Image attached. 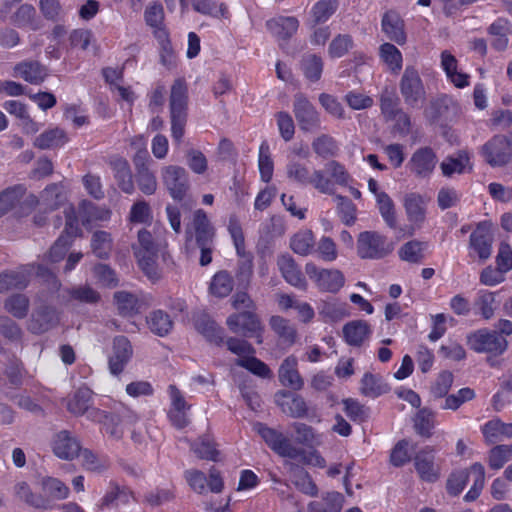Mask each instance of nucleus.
Instances as JSON below:
<instances>
[{"label": "nucleus", "instance_id": "nucleus-1", "mask_svg": "<svg viewBox=\"0 0 512 512\" xmlns=\"http://www.w3.org/2000/svg\"><path fill=\"white\" fill-rule=\"evenodd\" d=\"M171 134L180 142L185 131L188 117V88L184 79H176L171 87L170 99Z\"/></svg>", "mask_w": 512, "mask_h": 512}, {"label": "nucleus", "instance_id": "nucleus-2", "mask_svg": "<svg viewBox=\"0 0 512 512\" xmlns=\"http://www.w3.org/2000/svg\"><path fill=\"white\" fill-rule=\"evenodd\" d=\"M399 91L409 109H421L427 98L425 85L418 70L407 66L399 81Z\"/></svg>", "mask_w": 512, "mask_h": 512}, {"label": "nucleus", "instance_id": "nucleus-3", "mask_svg": "<svg viewBox=\"0 0 512 512\" xmlns=\"http://www.w3.org/2000/svg\"><path fill=\"white\" fill-rule=\"evenodd\" d=\"M393 241L377 231H363L357 237L356 250L361 259L379 260L394 250Z\"/></svg>", "mask_w": 512, "mask_h": 512}, {"label": "nucleus", "instance_id": "nucleus-4", "mask_svg": "<svg viewBox=\"0 0 512 512\" xmlns=\"http://www.w3.org/2000/svg\"><path fill=\"white\" fill-rule=\"evenodd\" d=\"M286 174L290 180L300 185H312L320 193L334 194L332 182L324 176L322 170L314 169L311 173L305 164L290 160L286 165Z\"/></svg>", "mask_w": 512, "mask_h": 512}, {"label": "nucleus", "instance_id": "nucleus-5", "mask_svg": "<svg viewBox=\"0 0 512 512\" xmlns=\"http://www.w3.org/2000/svg\"><path fill=\"white\" fill-rule=\"evenodd\" d=\"M256 427L257 432L262 437V439L278 455L290 459H296L300 457L304 463L311 462V459L306 457L305 451L292 445L290 440L281 432H278L277 430L261 423H258Z\"/></svg>", "mask_w": 512, "mask_h": 512}, {"label": "nucleus", "instance_id": "nucleus-6", "mask_svg": "<svg viewBox=\"0 0 512 512\" xmlns=\"http://www.w3.org/2000/svg\"><path fill=\"white\" fill-rule=\"evenodd\" d=\"M468 346L477 353H490L494 356L503 354L508 341L497 334V331L486 328L479 329L467 336Z\"/></svg>", "mask_w": 512, "mask_h": 512}, {"label": "nucleus", "instance_id": "nucleus-7", "mask_svg": "<svg viewBox=\"0 0 512 512\" xmlns=\"http://www.w3.org/2000/svg\"><path fill=\"white\" fill-rule=\"evenodd\" d=\"M293 113L302 131L314 133L321 129L320 113L303 93L294 95Z\"/></svg>", "mask_w": 512, "mask_h": 512}, {"label": "nucleus", "instance_id": "nucleus-8", "mask_svg": "<svg viewBox=\"0 0 512 512\" xmlns=\"http://www.w3.org/2000/svg\"><path fill=\"white\" fill-rule=\"evenodd\" d=\"M226 325L233 333H241L244 337H255L258 344L262 343L263 326L252 310L231 314L226 320Z\"/></svg>", "mask_w": 512, "mask_h": 512}, {"label": "nucleus", "instance_id": "nucleus-9", "mask_svg": "<svg viewBox=\"0 0 512 512\" xmlns=\"http://www.w3.org/2000/svg\"><path fill=\"white\" fill-rule=\"evenodd\" d=\"M162 180L174 200L183 201L186 198L190 185L188 173L184 168L176 165L164 167Z\"/></svg>", "mask_w": 512, "mask_h": 512}, {"label": "nucleus", "instance_id": "nucleus-10", "mask_svg": "<svg viewBox=\"0 0 512 512\" xmlns=\"http://www.w3.org/2000/svg\"><path fill=\"white\" fill-rule=\"evenodd\" d=\"M185 234L186 241L194 239L197 246L213 244L215 231L204 210L198 209L194 212L192 222L186 227Z\"/></svg>", "mask_w": 512, "mask_h": 512}, {"label": "nucleus", "instance_id": "nucleus-11", "mask_svg": "<svg viewBox=\"0 0 512 512\" xmlns=\"http://www.w3.org/2000/svg\"><path fill=\"white\" fill-rule=\"evenodd\" d=\"M305 272L322 291L336 293L343 287L345 282L341 271L337 269H320L312 262L306 264Z\"/></svg>", "mask_w": 512, "mask_h": 512}, {"label": "nucleus", "instance_id": "nucleus-12", "mask_svg": "<svg viewBox=\"0 0 512 512\" xmlns=\"http://www.w3.org/2000/svg\"><path fill=\"white\" fill-rule=\"evenodd\" d=\"M481 154L489 165L500 167L510 161L512 148L506 136L496 135L481 147Z\"/></svg>", "mask_w": 512, "mask_h": 512}, {"label": "nucleus", "instance_id": "nucleus-13", "mask_svg": "<svg viewBox=\"0 0 512 512\" xmlns=\"http://www.w3.org/2000/svg\"><path fill=\"white\" fill-rule=\"evenodd\" d=\"M51 447L53 453L64 460L74 459L82 450L79 440L68 430L57 432L52 438Z\"/></svg>", "mask_w": 512, "mask_h": 512}, {"label": "nucleus", "instance_id": "nucleus-14", "mask_svg": "<svg viewBox=\"0 0 512 512\" xmlns=\"http://www.w3.org/2000/svg\"><path fill=\"white\" fill-rule=\"evenodd\" d=\"M437 164V156L430 147L417 149L408 163L410 171L419 178L429 177Z\"/></svg>", "mask_w": 512, "mask_h": 512}, {"label": "nucleus", "instance_id": "nucleus-15", "mask_svg": "<svg viewBox=\"0 0 512 512\" xmlns=\"http://www.w3.org/2000/svg\"><path fill=\"white\" fill-rule=\"evenodd\" d=\"M133 349L125 336H117L113 340L112 354L109 357V369L114 375L120 374L132 357Z\"/></svg>", "mask_w": 512, "mask_h": 512}, {"label": "nucleus", "instance_id": "nucleus-16", "mask_svg": "<svg viewBox=\"0 0 512 512\" xmlns=\"http://www.w3.org/2000/svg\"><path fill=\"white\" fill-rule=\"evenodd\" d=\"M48 74V68L37 60H24L14 67L15 77H19L33 85L41 84Z\"/></svg>", "mask_w": 512, "mask_h": 512}, {"label": "nucleus", "instance_id": "nucleus-17", "mask_svg": "<svg viewBox=\"0 0 512 512\" xmlns=\"http://www.w3.org/2000/svg\"><path fill=\"white\" fill-rule=\"evenodd\" d=\"M277 266L286 282L296 288L306 289L307 281L291 255L287 253L279 255Z\"/></svg>", "mask_w": 512, "mask_h": 512}, {"label": "nucleus", "instance_id": "nucleus-18", "mask_svg": "<svg viewBox=\"0 0 512 512\" xmlns=\"http://www.w3.org/2000/svg\"><path fill=\"white\" fill-rule=\"evenodd\" d=\"M268 31L278 40L288 42L299 28L294 16H278L266 22Z\"/></svg>", "mask_w": 512, "mask_h": 512}, {"label": "nucleus", "instance_id": "nucleus-19", "mask_svg": "<svg viewBox=\"0 0 512 512\" xmlns=\"http://www.w3.org/2000/svg\"><path fill=\"white\" fill-rule=\"evenodd\" d=\"M284 467L289 474L290 480L299 491L312 497L317 496L318 488L309 473L302 466L291 461H285Z\"/></svg>", "mask_w": 512, "mask_h": 512}, {"label": "nucleus", "instance_id": "nucleus-20", "mask_svg": "<svg viewBox=\"0 0 512 512\" xmlns=\"http://www.w3.org/2000/svg\"><path fill=\"white\" fill-rule=\"evenodd\" d=\"M136 168V182L138 188L146 195H152L157 188L155 175L150 171L147 164V153L142 156L138 153L134 159Z\"/></svg>", "mask_w": 512, "mask_h": 512}, {"label": "nucleus", "instance_id": "nucleus-21", "mask_svg": "<svg viewBox=\"0 0 512 512\" xmlns=\"http://www.w3.org/2000/svg\"><path fill=\"white\" fill-rule=\"evenodd\" d=\"M194 325L196 330L205 339L217 346L224 344V330L208 314L200 313L195 317Z\"/></svg>", "mask_w": 512, "mask_h": 512}, {"label": "nucleus", "instance_id": "nucleus-22", "mask_svg": "<svg viewBox=\"0 0 512 512\" xmlns=\"http://www.w3.org/2000/svg\"><path fill=\"white\" fill-rule=\"evenodd\" d=\"M382 31L391 41L402 45L406 42V33L404 30V21L394 10L387 11L381 21Z\"/></svg>", "mask_w": 512, "mask_h": 512}, {"label": "nucleus", "instance_id": "nucleus-23", "mask_svg": "<svg viewBox=\"0 0 512 512\" xmlns=\"http://www.w3.org/2000/svg\"><path fill=\"white\" fill-rule=\"evenodd\" d=\"M434 450L431 447H425L416 453L414 465L420 478L427 482H434L438 478L437 470L434 464Z\"/></svg>", "mask_w": 512, "mask_h": 512}, {"label": "nucleus", "instance_id": "nucleus-24", "mask_svg": "<svg viewBox=\"0 0 512 512\" xmlns=\"http://www.w3.org/2000/svg\"><path fill=\"white\" fill-rule=\"evenodd\" d=\"M493 236L486 230L482 224H478L474 232L471 233L469 246L478 255L481 261H486L492 254Z\"/></svg>", "mask_w": 512, "mask_h": 512}, {"label": "nucleus", "instance_id": "nucleus-25", "mask_svg": "<svg viewBox=\"0 0 512 512\" xmlns=\"http://www.w3.org/2000/svg\"><path fill=\"white\" fill-rule=\"evenodd\" d=\"M279 381L283 386L293 390H300L303 385V379L297 370V359L289 356L283 360L278 371Z\"/></svg>", "mask_w": 512, "mask_h": 512}, {"label": "nucleus", "instance_id": "nucleus-26", "mask_svg": "<svg viewBox=\"0 0 512 512\" xmlns=\"http://www.w3.org/2000/svg\"><path fill=\"white\" fill-rule=\"evenodd\" d=\"M132 496L133 493L128 487L121 486L118 483L111 481L105 494L100 500L99 508L106 509L117 507L119 503L127 504Z\"/></svg>", "mask_w": 512, "mask_h": 512}, {"label": "nucleus", "instance_id": "nucleus-27", "mask_svg": "<svg viewBox=\"0 0 512 512\" xmlns=\"http://www.w3.org/2000/svg\"><path fill=\"white\" fill-rule=\"evenodd\" d=\"M34 266H28L14 271H6L0 274V292L10 289H23L29 283V278Z\"/></svg>", "mask_w": 512, "mask_h": 512}, {"label": "nucleus", "instance_id": "nucleus-28", "mask_svg": "<svg viewBox=\"0 0 512 512\" xmlns=\"http://www.w3.org/2000/svg\"><path fill=\"white\" fill-rule=\"evenodd\" d=\"M13 491L18 500L35 509L47 510L51 508L49 500L40 494H35L25 481L16 483L13 487Z\"/></svg>", "mask_w": 512, "mask_h": 512}, {"label": "nucleus", "instance_id": "nucleus-29", "mask_svg": "<svg viewBox=\"0 0 512 512\" xmlns=\"http://www.w3.org/2000/svg\"><path fill=\"white\" fill-rule=\"evenodd\" d=\"M110 166L120 189L128 194L134 191L132 173L127 160L116 157L110 160Z\"/></svg>", "mask_w": 512, "mask_h": 512}, {"label": "nucleus", "instance_id": "nucleus-30", "mask_svg": "<svg viewBox=\"0 0 512 512\" xmlns=\"http://www.w3.org/2000/svg\"><path fill=\"white\" fill-rule=\"evenodd\" d=\"M371 333L369 324L364 320H353L343 327L345 341L351 346H361Z\"/></svg>", "mask_w": 512, "mask_h": 512}, {"label": "nucleus", "instance_id": "nucleus-31", "mask_svg": "<svg viewBox=\"0 0 512 512\" xmlns=\"http://www.w3.org/2000/svg\"><path fill=\"white\" fill-rule=\"evenodd\" d=\"M466 167L472 169L469 153L465 150L458 151L454 156L446 157L440 164L442 173L446 177H451L454 173L462 174Z\"/></svg>", "mask_w": 512, "mask_h": 512}, {"label": "nucleus", "instance_id": "nucleus-32", "mask_svg": "<svg viewBox=\"0 0 512 512\" xmlns=\"http://www.w3.org/2000/svg\"><path fill=\"white\" fill-rule=\"evenodd\" d=\"M91 400L92 391L88 387L82 386L67 400V410L76 416L83 415L89 411Z\"/></svg>", "mask_w": 512, "mask_h": 512}, {"label": "nucleus", "instance_id": "nucleus-33", "mask_svg": "<svg viewBox=\"0 0 512 512\" xmlns=\"http://www.w3.org/2000/svg\"><path fill=\"white\" fill-rule=\"evenodd\" d=\"M404 207L408 220L420 227L426 218V209L422 197L414 193L407 195L404 200Z\"/></svg>", "mask_w": 512, "mask_h": 512}, {"label": "nucleus", "instance_id": "nucleus-34", "mask_svg": "<svg viewBox=\"0 0 512 512\" xmlns=\"http://www.w3.org/2000/svg\"><path fill=\"white\" fill-rule=\"evenodd\" d=\"M488 34L493 37L491 46L497 51H504L508 47V35L511 33L508 21L502 18L497 19L487 29Z\"/></svg>", "mask_w": 512, "mask_h": 512}, {"label": "nucleus", "instance_id": "nucleus-35", "mask_svg": "<svg viewBox=\"0 0 512 512\" xmlns=\"http://www.w3.org/2000/svg\"><path fill=\"white\" fill-rule=\"evenodd\" d=\"M381 113L387 121H392L396 118L399 108L400 99L396 91L388 86H385L379 95Z\"/></svg>", "mask_w": 512, "mask_h": 512}, {"label": "nucleus", "instance_id": "nucleus-36", "mask_svg": "<svg viewBox=\"0 0 512 512\" xmlns=\"http://www.w3.org/2000/svg\"><path fill=\"white\" fill-rule=\"evenodd\" d=\"M150 331L158 336H166L173 328L170 315L163 310H154L146 317Z\"/></svg>", "mask_w": 512, "mask_h": 512}, {"label": "nucleus", "instance_id": "nucleus-37", "mask_svg": "<svg viewBox=\"0 0 512 512\" xmlns=\"http://www.w3.org/2000/svg\"><path fill=\"white\" fill-rule=\"evenodd\" d=\"M58 323L57 311L49 306L41 307L33 315L31 328L36 333L49 330Z\"/></svg>", "mask_w": 512, "mask_h": 512}, {"label": "nucleus", "instance_id": "nucleus-38", "mask_svg": "<svg viewBox=\"0 0 512 512\" xmlns=\"http://www.w3.org/2000/svg\"><path fill=\"white\" fill-rule=\"evenodd\" d=\"M339 7L338 0H319L310 10L313 26L327 22L336 13Z\"/></svg>", "mask_w": 512, "mask_h": 512}, {"label": "nucleus", "instance_id": "nucleus-39", "mask_svg": "<svg viewBox=\"0 0 512 512\" xmlns=\"http://www.w3.org/2000/svg\"><path fill=\"white\" fill-rule=\"evenodd\" d=\"M499 292H490L481 290L478 292L474 305L479 313L486 320L494 316L495 310L499 307L500 302L496 300Z\"/></svg>", "mask_w": 512, "mask_h": 512}, {"label": "nucleus", "instance_id": "nucleus-40", "mask_svg": "<svg viewBox=\"0 0 512 512\" xmlns=\"http://www.w3.org/2000/svg\"><path fill=\"white\" fill-rule=\"evenodd\" d=\"M389 390L388 385L384 383L379 375L365 373L361 379L360 391L363 395L376 398Z\"/></svg>", "mask_w": 512, "mask_h": 512}, {"label": "nucleus", "instance_id": "nucleus-41", "mask_svg": "<svg viewBox=\"0 0 512 512\" xmlns=\"http://www.w3.org/2000/svg\"><path fill=\"white\" fill-rule=\"evenodd\" d=\"M271 329L278 335V337L286 344L292 345L296 341L297 331L294 325L289 320L281 316H272L270 318Z\"/></svg>", "mask_w": 512, "mask_h": 512}, {"label": "nucleus", "instance_id": "nucleus-42", "mask_svg": "<svg viewBox=\"0 0 512 512\" xmlns=\"http://www.w3.org/2000/svg\"><path fill=\"white\" fill-rule=\"evenodd\" d=\"M68 138L64 130L54 128L40 134L34 142V145L40 149H52L63 146Z\"/></svg>", "mask_w": 512, "mask_h": 512}, {"label": "nucleus", "instance_id": "nucleus-43", "mask_svg": "<svg viewBox=\"0 0 512 512\" xmlns=\"http://www.w3.org/2000/svg\"><path fill=\"white\" fill-rule=\"evenodd\" d=\"M25 194V187L16 185L0 193V217L17 207Z\"/></svg>", "mask_w": 512, "mask_h": 512}, {"label": "nucleus", "instance_id": "nucleus-44", "mask_svg": "<svg viewBox=\"0 0 512 512\" xmlns=\"http://www.w3.org/2000/svg\"><path fill=\"white\" fill-rule=\"evenodd\" d=\"M114 302L118 313L122 316H132L139 312V301L132 293L126 291L115 292Z\"/></svg>", "mask_w": 512, "mask_h": 512}, {"label": "nucleus", "instance_id": "nucleus-45", "mask_svg": "<svg viewBox=\"0 0 512 512\" xmlns=\"http://www.w3.org/2000/svg\"><path fill=\"white\" fill-rule=\"evenodd\" d=\"M158 252L159 250H153L147 253L135 252L140 268L146 276L153 281L158 280L161 276L157 265Z\"/></svg>", "mask_w": 512, "mask_h": 512}, {"label": "nucleus", "instance_id": "nucleus-46", "mask_svg": "<svg viewBox=\"0 0 512 512\" xmlns=\"http://www.w3.org/2000/svg\"><path fill=\"white\" fill-rule=\"evenodd\" d=\"M427 242L411 240L405 243L398 251L401 260L409 263H421L424 259V250L427 248Z\"/></svg>", "mask_w": 512, "mask_h": 512}, {"label": "nucleus", "instance_id": "nucleus-47", "mask_svg": "<svg viewBox=\"0 0 512 512\" xmlns=\"http://www.w3.org/2000/svg\"><path fill=\"white\" fill-rule=\"evenodd\" d=\"M315 239L311 230L297 232L290 241L291 249L302 256L310 254L314 250Z\"/></svg>", "mask_w": 512, "mask_h": 512}, {"label": "nucleus", "instance_id": "nucleus-48", "mask_svg": "<svg viewBox=\"0 0 512 512\" xmlns=\"http://www.w3.org/2000/svg\"><path fill=\"white\" fill-rule=\"evenodd\" d=\"M79 455L82 458V466L88 471L102 473L110 466L107 457L99 456L89 449H82Z\"/></svg>", "mask_w": 512, "mask_h": 512}, {"label": "nucleus", "instance_id": "nucleus-49", "mask_svg": "<svg viewBox=\"0 0 512 512\" xmlns=\"http://www.w3.org/2000/svg\"><path fill=\"white\" fill-rule=\"evenodd\" d=\"M301 68L308 80L317 82L321 78L323 61L316 54H307L302 58Z\"/></svg>", "mask_w": 512, "mask_h": 512}, {"label": "nucleus", "instance_id": "nucleus-50", "mask_svg": "<svg viewBox=\"0 0 512 512\" xmlns=\"http://www.w3.org/2000/svg\"><path fill=\"white\" fill-rule=\"evenodd\" d=\"M210 292L216 297H226L233 289V279L227 271H220L214 275L210 283Z\"/></svg>", "mask_w": 512, "mask_h": 512}, {"label": "nucleus", "instance_id": "nucleus-51", "mask_svg": "<svg viewBox=\"0 0 512 512\" xmlns=\"http://www.w3.org/2000/svg\"><path fill=\"white\" fill-rule=\"evenodd\" d=\"M192 7L200 14L216 18L225 17L227 14V6L216 0H192Z\"/></svg>", "mask_w": 512, "mask_h": 512}, {"label": "nucleus", "instance_id": "nucleus-52", "mask_svg": "<svg viewBox=\"0 0 512 512\" xmlns=\"http://www.w3.org/2000/svg\"><path fill=\"white\" fill-rule=\"evenodd\" d=\"M4 308L18 319L27 316L29 310V299L24 294H13L5 300Z\"/></svg>", "mask_w": 512, "mask_h": 512}, {"label": "nucleus", "instance_id": "nucleus-53", "mask_svg": "<svg viewBox=\"0 0 512 512\" xmlns=\"http://www.w3.org/2000/svg\"><path fill=\"white\" fill-rule=\"evenodd\" d=\"M379 54L392 72L396 73L401 70L402 54L395 45L391 43L382 44L379 48Z\"/></svg>", "mask_w": 512, "mask_h": 512}, {"label": "nucleus", "instance_id": "nucleus-54", "mask_svg": "<svg viewBox=\"0 0 512 512\" xmlns=\"http://www.w3.org/2000/svg\"><path fill=\"white\" fill-rule=\"evenodd\" d=\"M160 44V62L167 68L175 65V56L167 30H158L155 37Z\"/></svg>", "mask_w": 512, "mask_h": 512}, {"label": "nucleus", "instance_id": "nucleus-55", "mask_svg": "<svg viewBox=\"0 0 512 512\" xmlns=\"http://www.w3.org/2000/svg\"><path fill=\"white\" fill-rule=\"evenodd\" d=\"M91 247L93 253L101 259L107 258L112 250V239L106 231H96L92 235Z\"/></svg>", "mask_w": 512, "mask_h": 512}, {"label": "nucleus", "instance_id": "nucleus-56", "mask_svg": "<svg viewBox=\"0 0 512 512\" xmlns=\"http://www.w3.org/2000/svg\"><path fill=\"white\" fill-rule=\"evenodd\" d=\"M235 363L261 378H271L273 375L270 368L254 356L238 358Z\"/></svg>", "mask_w": 512, "mask_h": 512}, {"label": "nucleus", "instance_id": "nucleus-57", "mask_svg": "<svg viewBox=\"0 0 512 512\" xmlns=\"http://www.w3.org/2000/svg\"><path fill=\"white\" fill-rule=\"evenodd\" d=\"M354 47V41L349 34H338L329 44L328 54L331 58H340Z\"/></svg>", "mask_w": 512, "mask_h": 512}, {"label": "nucleus", "instance_id": "nucleus-58", "mask_svg": "<svg viewBox=\"0 0 512 512\" xmlns=\"http://www.w3.org/2000/svg\"><path fill=\"white\" fill-rule=\"evenodd\" d=\"M41 200L50 210L57 209L65 201L62 186L56 183L48 185L41 193Z\"/></svg>", "mask_w": 512, "mask_h": 512}, {"label": "nucleus", "instance_id": "nucleus-59", "mask_svg": "<svg viewBox=\"0 0 512 512\" xmlns=\"http://www.w3.org/2000/svg\"><path fill=\"white\" fill-rule=\"evenodd\" d=\"M144 19L146 24L153 29L155 37L158 30H166L163 25L164 10L161 4L153 3L147 6L144 11Z\"/></svg>", "mask_w": 512, "mask_h": 512}, {"label": "nucleus", "instance_id": "nucleus-60", "mask_svg": "<svg viewBox=\"0 0 512 512\" xmlns=\"http://www.w3.org/2000/svg\"><path fill=\"white\" fill-rule=\"evenodd\" d=\"M41 486L53 499L63 500L69 496V488L57 478L44 477L41 480Z\"/></svg>", "mask_w": 512, "mask_h": 512}, {"label": "nucleus", "instance_id": "nucleus-61", "mask_svg": "<svg viewBox=\"0 0 512 512\" xmlns=\"http://www.w3.org/2000/svg\"><path fill=\"white\" fill-rule=\"evenodd\" d=\"M377 203L379 206V211L381 216L383 217L385 223L390 228H395L397 225L396 216H395V208L392 199L385 192H381L377 194Z\"/></svg>", "mask_w": 512, "mask_h": 512}, {"label": "nucleus", "instance_id": "nucleus-62", "mask_svg": "<svg viewBox=\"0 0 512 512\" xmlns=\"http://www.w3.org/2000/svg\"><path fill=\"white\" fill-rule=\"evenodd\" d=\"M312 148L322 158L334 156L338 152L336 141L327 134L317 137L312 143Z\"/></svg>", "mask_w": 512, "mask_h": 512}, {"label": "nucleus", "instance_id": "nucleus-63", "mask_svg": "<svg viewBox=\"0 0 512 512\" xmlns=\"http://www.w3.org/2000/svg\"><path fill=\"white\" fill-rule=\"evenodd\" d=\"M258 162L261 179L268 183L272 178L274 165L270 155V148L266 141L260 145Z\"/></svg>", "mask_w": 512, "mask_h": 512}, {"label": "nucleus", "instance_id": "nucleus-64", "mask_svg": "<svg viewBox=\"0 0 512 512\" xmlns=\"http://www.w3.org/2000/svg\"><path fill=\"white\" fill-rule=\"evenodd\" d=\"M335 200L342 222L347 226L354 224L356 220V206L354 203L349 198L341 195H336Z\"/></svg>", "mask_w": 512, "mask_h": 512}]
</instances>
